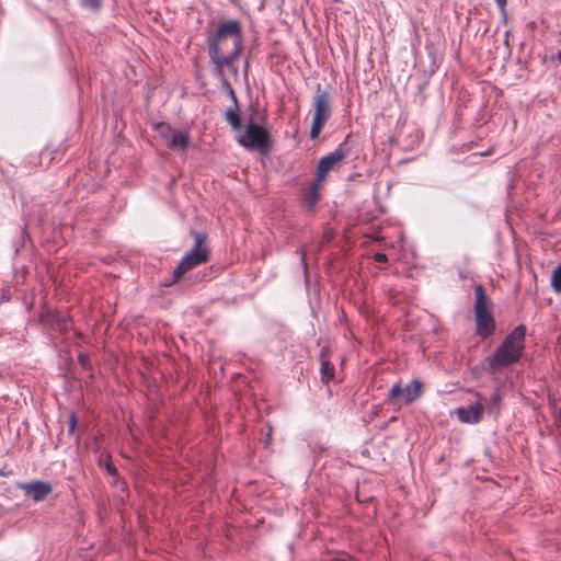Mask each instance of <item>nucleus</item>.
<instances>
[{"label":"nucleus","instance_id":"nucleus-1","mask_svg":"<svg viewBox=\"0 0 561 561\" xmlns=\"http://www.w3.org/2000/svg\"><path fill=\"white\" fill-rule=\"evenodd\" d=\"M206 44L217 78H224V68L230 67L242 50L241 25L236 20L219 23L217 30L207 36Z\"/></svg>","mask_w":561,"mask_h":561},{"label":"nucleus","instance_id":"nucleus-2","mask_svg":"<svg viewBox=\"0 0 561 561\" xmlns=\"http://www.w3.org/2000/svg\"><path fill=\"white\" fill-rule=\"evenodd\" d=\"M194 247L182 257L173 272V282L184 274L209 261V249L206 245V234L194 232Z\"/></svg>","mask_w":561,"mask_h":561},{"label":"nucleus","instance_id":"nucleus-3","mask_svg":"<svg viewBox=\"0 0 561 561\" xmlns=\"http://www.w3.org/2000/svg\"><path fill=\"white\" fill-rule=\"evenodd\" d=\"M474 318L477 332L479 335L485 337L492 334L495 329V321L492 316L493 304L491 299L486 297L482 285H477L474 287Z\"/></svg>","mask_w":561,"mask_h":561},{"label":"nucleus","instance_id":"nucleus-4","mask_svg":"<svg viewBox=\"0 0 561 561\" xmlns=\"http://www.w3.org/2000/svg\"><path fill=\"white\" fill-rule=\"evenodd\" d=\"M238 142L247 149H256L265 154L271 148V135L265 127L249 123L244 133L238 137Z\"/></svg>","mask_w":561,"mask_h":561},{"label":"nucleus","instance_id":"nucleus-5","mask_svg":"<svg viewBox=\"0 0 561 561\" xmlns=\"http://www.w3.org/2000/svg\"><path fill=\"white\" fill-rule=\"evenodd\" d=\"M314 113L310 129V138L317 139L331 114L330 96L327 92H318L313 100Z\"/></svg>","mask_w":561,"mask_h":561},{"label":"nucleus","instance_id":"nucleus-6","mask_svg":"<svg viewBox=\"0 0 561 561\" xmlns=\"http://www.w3.org/2000/svg\"><path fill=\"white\" fill-rule=\"evenodd\" d=\"M423 392V385L419 380H412L409 385L402 388L396 383L389 390L388 398L391 403L397 404L403 402L410 404L421 397Z\"/></svg>","mask_w":561,"mask_h":561},{"label":"nucleus","instance_id":"nucleus-7","mask_svg":"<svg viewBox=\"0 0 561 561\" xmlns=\"http://www.w3.org/2000/svg\"><path fill=\"white\" fill-rule=\"evenodd\" d=\"M350 153V148L346 142H342L331 153L322 157L317 167V180L323 182L327 174L340 164Z\"/></svg>","mask_w":561,"mask_h":561},{"label":"nucleus","instance_id":"nucleus-8","mask_svg":"<svg viewBox=\"0 0 561 561\" xmlns=\"http://www.w3.org/2000/svg\"><path fill=\"white\" fill-rule=\"evenodd\" d=\"M160 136L165 141L168 148L173 150H184L190 145V136L187 131L184 130H175L171 128L169 125L160 124L159 125Z\"/></svg>","mask_w":561,"mask_h":561},{"label":"nucleus","instance_id":"nucleus-9","mask_svg":"<svg viewBox=\"0 0 561 561\" xmlns=\"http://www.w3.org/2000/svg\"><path fill=\"white\" fill-rule=\"evenodd\" d=\"M20 489L36 502L45 500L53 491L51 484L43 481L23 483Z\"/></svg>","mask_w":561,"mask_h":561},{"label":"nucleus","instance_id":"nucleus-10","mask_svg":"<svg viewBox=\"0 0 561 561\" xmlns=\"http://www.w3.org/2000/svg\"><path fill=\"white\" fill-rule=\"evenodd\" d=\"M525 335V325L520 324L516 327L513 332L505 337L502 345L496 351H523Z\"/></svg>","mask_w":561,"mask_h":561},{"label":"nucleus","instance_id":"nucleus-11","mask_svg":"<svg viewBox=\"0 0 561 561\" xmlns=\"http://www.w3.org/2000/svg\"><path fill=\"white\" fill-rule=\"evenodd\" d=\"M41 320L45 327H47L53 332H58L60 334H67V320L58 312L46 311L42 314Z\"/></svg>","mask_w":561,"mask_h":561},{"label":"nucleus","instance_id":"nucleus-12","mask_svg":"<svg viewBox=\"0 0 561 561\" xmlns=\"http://www.w3.org/2000/svg\"><path fill=\"white\" fill-rule=\"evenodd\" d=\"M519 357L520 353H494L493 357L488 360L489 370L493 373L502 366L517 362Z\"/></svg>","mask_w":561,"mask_h":561},{"label":"nucleus","instance_id":"nucleus-13","mask_svg":"<svg viewBox=\"0 0 561 561\" xmlns=\"http://www.w3.org/2000/svg\"><path fill=\"white\" fill-rule=\"evenodd\" d=\"M456 413L463 423H478L482 417L483 407L477 403L468 408H458Z\"/></svg>","mask_w":561,"mask_h":561},{"label":"nucleus","instance_id":"nucleus-14","mask_svg":"<svg viewBox=\"0 0 561 561\" xmlns=\"http://www.w3.org/2000/svg\"><path fill=\"white\" fill-rule=\"evenodd\" d=\"M323 182H319V180H314L311 185L304 192V204L307 209L312 210L318 201L320 199V186Z\"/></svg>","mask_w":561,"mask_h":561},{"label":"nucleus","instance_id":"nucleus-15","mask_svg":"<svg viewBox=\"0 0 561 561\" xmlns=\"http://www.w3.org/2000/svg\"><path fill=\"white\" fill-rule=\"evenodd\" d=\"M239 105L236 104L232 107L227 108L226 111V121L231 125L234 130H239L241 128V121L239 114Z\"/></svg>","mask_w":561,"mask_h":561},{"label":"nucleus","instance_id":"nucleus-16","mask_svg":"<svg viewBox=\"0 0 561 561\" xmlns=\"http://www.w3.org/2000/svg\"><path fill=\"white\" fill-rule=\"evenodd\" d=\"M321 378L322 381L328 382L334 376V366L327 358L325 353L321 354Z\"/></svg>","mask_w":561,"mask_h":561},{"label":"nucleus","instance_id":"nucleus-17","mask_svg":"<svg viewBox=\"0 0 561 561\" xmlns=\"http://www.w3.org/2000/svg\"><path fill=\"white\" fill-rule=\"evenodd\" d=\"M551 286L557 293H561V265H559L552 273Z\"/></svg>","mask_w":561,"mask_h":561},{"label":"nucleus","instance_id":"nucleus-18","mask_svg":"<svg viewBox=\"0 0 561 561\" xmlns=\"http://www.w3.org/2000/svg\"><path fill=\"white\" fill-rule=\"evenodd\" d=\"M82 7L96 12L101 8V0H80Z\"/></svg>","mask_w":561,"mask_h":561},{"label":"nucleus","instance_id":"nucleus-19","mask_svg":"<svg viewBox=\"0 0 561 561\" xmlns=\"http://www.w3.org/2000/svg\"><path fill=\"white\" fill-rule=\"evenodd\" d=\"M100 463L102 467H104V469L110 473V474H115L116 473V468L114 467V465L111 462V459H110V456H105V457H102L100 459Z\"/></svg>","mask_w":561,"mask_h":561},{"label":"nucleus","instance_id":"nucleus-20","mask_svg":"<svg viewBox=\"0 0 561 561\" xmlns=\"http://www.w3.org/2000/svg\"><path fill=\"white\" fill-rule=\"evenodd\" d=\"M219 79H220V80H222V84H224V87H226V88H227V90H228V92H229V95H230V98H231V100H232V102H233V105L238 104L237 95H236V93H234V91H233L232 87L230 85V83L225 79V77H224V78H219Z\"/></svg>","mask_w":561,"mask_h":561},{"label":"nucleus","instance_id":"nucleus-21","mask_svg":"<svg viewBox=\"0 0 561 561\" xmlns=\"http://www.w3.org/2000/svg\"><path fill=\"white\" fill-rule=\"evenodd\" d=\"M500 400H501V397H500V393L499 392H494L492 396H491V403L494 408H497L499 407V403H500Z\"/></svg>","mask_w":561,"mask_h":561},{"label":"nucleus","instance_id":"nucleus-22","mask_svg":"<svg viewBox=\"0 0 561 561\" xmlns=\"http://www.w3.org/2000/svg\"><path fill=\"white\" fill-rule=\"evenodd\" d=\"M375 261L378 263H386L388 261V257L383 253H376L375 254Z\"/></svg>","mask_w":561,"mask_h":561},{"label":"nucleus","instance_id":"nucleus-23","mask_svg":"<svg viewBox=\"0 0 561 561\" xmlns=\"http://www.w3.org/2000/svg\"><path fill=\"white\" fill-rule=\"evenodd\" d=\"M89 360L88 353H79V362L84 366Z\"/></svg>","mask_w":561,"mask_h":561},{"label":"nucleus","instance_id":"nucleus-24","mask_svg":"<svg viewBox=\"0 0 561 561\" xmlns=\"http://www.w3.org/2000/svg\"><path fill=\"white\" fill-rule=\"evenodd\" d=\"M75 427H76V420H75V416L71 415L70 420H69V432L72 433L75 431Z\"/></svg>","mask_w":561,"mask_h":561},{"label":"nucleus","instance_id":"nucleus-25","mask_svg":"<svg viewBox=\"0 0 561 561\" xmlns=\"http://www.w3.org/2000/svg\"><path fill=\"white\" fill-rule=\"evenodd\" d=\"M506 1L507 0H495V2L497 3V5L501 8V9H504L505 5H506Z\"/></svg>","mask_w":561,"mask_h":561},{"label":"nucleus","instance_id":"nucleus-26","mask_svg":"<svg viewBox=\"0 0 561 561\" xmlns=\"http://www.w3.org/2000/svg\"><path fill=\"white\" fill-rule=\"evenodd\" d=\"M557 57H558V60L561 62V51H560V53H558V56H557Z\"/></svg>","mask_w":561,"mask_h":561},{"label":"nucleus","instance_id":"nucleus-27","mask_svg":"<svg viewBox=\"0 0 561 561\" xmlns=\"http://www.w3.org/2000/svg\"><path fill=\"white\" fill-rule=\"evenodd\" d=\"M557 57H558V60L561 62V51H560V53H558V56H557Z\"/></svg>","mask_w":561,"mask_h":561},{"label":"nucleus","instance_id":"nucleus-28","mask_svg":"<svg viewBox=\"0 0 561 561\" xmlns=\"http://www.w3.org/2000/svg\"><path fill=\"white\" fill-rule=\"evenodd\" d=\"M75 336H77V332L71 333V337H75Z\"/></svg>","mask_w":561,"mask_h":561}]
</instances>
